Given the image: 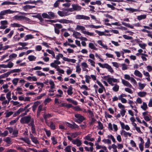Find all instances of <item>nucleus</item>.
<instances>
[{"label": "nucleus", "mask_w": 152, "mask_h": 152, "mask_svg": "<svg viewBox=\"0 0 152 152\" xmlns=\"http://www.w3.org/2000/svg\"><path fill=\"white\" fill-rule=\"evenodd\" d=\"M72 142L73 144L76 145L77 147L80 146L82 144L81 141L77 138L75 140H73Z\"/></svg>", "instance_id": "9"}, {"label": "nucleus", "mask_w": 152, "mask_h": 152, "mask_svg": "<svg viewBox=\"0 0 152 152\" xmlns=\"http://www.w3.org/2000/svg\"><path fill=\"white\" fill-rule=\"evenodd\" d=\"M86 78V81L87 83H89V79H91V77L89 76L86 75L85 76Z\"/></svg>", "instance_id": "60"}, {"label": "nucleus", "mask_w": 152, "mask_h": 152, "mask_svg": "<svg viewBox=\"0 0 152 152\" xmlns=\"http://www.w3.org/2000/svg\"><path fill=\"white\" fill-rule=\"evenodd\" d=\"M73 9L74 11H79L81 9V7L80 6L76 4H73L72 5Z\"/></svg>", "instance_id": "7"}, {"label": "nucleus", "mask_w": 152, "mask_h": 152, "mask_svg": "<svg viewBox=\"0 0 152 152\" xmlns=\"http://www.w3.org/2000/svg\"><path fill=\"white\" fill-rule=\"evenodd\" d=\"M18 134V131L17 129H15L13 130L12 134L13 135L14 137H17Z\"/></svg>", "instance_id": "36"}, {"label": "nucleus", "mask_w": 152, "mask_h": 152, "mask_svg": "<svg viewBox=\"0 0 152 152\" xmlns=\"http://www.w3.org/2000/svg\"><path fill=\"white\" fill-rule=\"evenodd\" d=\"M75 18L77 20L83 19L86 20H88L90 19V17L88 16L80 15H77L75 16Z\"/></svg>", "instance_id": "4"}, {"label": "nucleus", "mask_w": 152, "mask_h": 152, "mask_svg": "<svg viewBox=\"0 0 152 152\" xmlns=\"http://www.w3.org/2000/svg\"><path fill=\"white\" fill-rule=\"evenodd\" d=\"M36 72L38 73L37 75L39 76H46L45 74L43 72H42L41 71H37Z\"/></svg>", "instance_id": "48"}, {"label": "nucleus", "mask_w": 152, "mask_h": 152, "mask_svg": "<svg viewBox=\"0 0 152 152\" xmlns=\"http://www.w3.org/2000/svg\"><path fill=\"white\" fill-rule=\"evenodd\" d=\"M112 64H113V66L117 68H118L120 66L119 65L120 64H118V63L116 62H112Z\"/></svg>", "instance_id": "57"}, {"label": "nucleus", "mask_w": 152, "mask_h": 152, "mask_svg": "<svg viewBox=\"0 0 152 152\" xmlns=\"http://www.w3.org/2000/svg\"><path fill=\"white\" fill-rule=\"evenodd\" d=\"M17 149L18 150H19L22 152H26V150L23 149L21 147H17Z\"/></svg>", "instance_id": "50"}, {"label": "nucleus", "mask_w": 152, "mask_h": 152, "mask_svg": "<svg viewBox=\"0 0 152 152\" xmlns=\"http://www.w3.org/2000/svg\"><path fill=\"white\" fill-rule=\"evenodd\" d=\"M118 107L122 109V110L124 109L125 108V107L124 105L122 104L121 103H119L118 104Z\"/></svg>", "instance_id": "58"}, {"label": "nucleus", "mask_w": 152, "mask_h": 152, "mask_svg": "<svg viewBox=\"0 0 152 152\" xmlns=\"http://www.w3.org/2000/svg\"><path fill=\"white\" fill-rule=\"evenodd\" d=\"M75 116L77 119H74V121L79 124L86 119L85 118L80 114L77 113L75 114Z\"/></svg>", "instance_id": "1"}, {"label": "nucleus", "mask_w": 152, "mask_h": 152, "mask_svg": "<svg viewBox=\"0 0 152 152\" xmlns=\"http://www.w3.org/2000/svg\"><path fill=\"white\" fill-rule=\"evenodd\" d=\"M26 110V109L24 108H20L17 111V113L18 114H20L21 113L24 112Z\"/></svg>", "instance_id": "41"}, {"label": "nucleus", "mask_w": 152, "mask_h": 152, "mask_svg": "<svg viewBox=\"0 0 152 152\" xmlns=\"http://www.w3.org/2000/svg\"><path fill=\"white\" fill-rule=\"evenodd\" d=\"M121 80H122V83L124 85H125V86H126L128 85L129 83L128 81H127L124 80V79H122V78H121Z\"/></svg>", "instance_id": "49"}, {"label": "nucleus", "mask_w": 152, "mask_h": 152, "mask_svg": "<svg viewBox=\"0 0 152 152\" xmlns=\"http://www.w3.org/2000/svg\"><path fill=\"white\" fill-rule=\"evenodd\" d=\"M34 38L32 35L28 34L26 35L25 37V40L26 41L27 40L30 39H32Z\"/></svg>", "instance_id": "31"}, {"label": "nucleus", "mask_w": 152, "mask_h": 152, "mask_svg": "<svg viewBox=\"0 0 152 152\" xmlns=\"http://www.w3.org/2000/svg\"><path fill=\"white\" fill-rule=\"evenodd\" d=\"M35 6H31L29 5H26L23 7V9L25 11H27L28 10L31 9L33 8H35Z\"/></svg>", "instance_id": "10"}, {"label": "nucleus", "mask_w": 152, "mask_h": 152, "mask_svg": "<svg viewBox=\"0 0 152 152\" xmlns=\"http://www.w3.org/2000/svg\"><path fill=\"white\" fill-rule=\"evenodd\" d=\"M98 64L100 66V67L103 68H106V69L107 68V67L109 65L107 63L102 64L100 63H98Z\"/></svg>", "instance_id": "19"}, {"label": "nucleus", "mask_w": 152, "mask_h": 152, "mask_svg": "<svg viewBox=\"0 0 152 152\" xmlns=\"http://www.w3.org/2000/svg\"><path fill=\"white\" fill-rule=\"evenodd\" d=\"M20 140L24 141L27 144L29 145L30 144L31 142L29 140L28 138H23V137H21Z\"/></svg>", "instance_id": "17"}, {"label": "nucleus", "mask_w": 152, "mask_h": 152, "mask_svg": "<svg viewBox=\"0 0 152 152\" xmlns=\"http://www.w3.org/2000/svg\"><path fill=\"white\" fill-rule=\"evenodd\" d=\"M18 81V78H15L13 80H12V83L14 85L16 86L17 84Z\"/></svg>", "instance_id": "43"}, {"label": "nucleus", "mask_w": 152, "mask_h": 152, "mask_svg": "<svg viewBox=\"0 0 152 152\" xmlns=\"http://www.w3.org/2000/svg\"><path fill=\"white\" fill-rule=\"evenodd\" d=\"M44 119L46 121L47 118H50L52 117L51 114L48 113L46 114H44L43 115Z\"/></svg>", "instance_id": "38"}, {"label": "nucleus", "mask_w": 152, "mask_h": 152, "mask_svg": "<svg viewBox=\"0 0 152 152\" xmlns=\"http://www.w3.org/2000/svg\"><path fill=\"white\" fill-rule=\"evenodd\" d=\"M6 65L7 66V68H11L13 67V64L12 62H10L8 64Z\"/></svg>", "instance_id": "64"}, {"label": "nucleus", "mask_w": 152, "mask_h": 152, "mask_svg": "<svg viewBox=\"0 0 152 152\" xmlns=\"http://www.w3.org/2000/svg\"><path fill=\"white\" fill-rule=\"evenodd\" d=\"M151 144L150 140L149 138H148L147 142L145 143V148H149L150 145Z\"/></svg>", "instance_id": "34"}, {"label": "nucleus", "mask_w": 152, "mask_h": 152, "mask_svg": "<svg viewBox=\"0 0 152 152\" xmlns=\"http://www.w3.org/2000/svg\"><path fill=\"white\" fill-rule=\"evenodd\" d=\"M48 13L50 18V19H51L52 18L57 17V16L55 15L54 13L52 12H48Z\"/></svg>", "instance_id": "33"}, {"label": "nucleus", "mask_w": 152, "mask_h": 152, "mask_svg": "<svg viewBox=\"0 0 152 152\" xmlns=\"http://www.w3.org/2000/svg\"><path fill=\"white\" fill-rule=\"evenodd\" d=\"M102 142L105 143H107L109 144H111V141L109 139H104L102 140Z\"/></svg>", "instance_id": "51"}, {"label": "nucleus", "mask_w": 152, "mask_h": 152, "mask_svg": "<svg viewBox=\"0 0 152 152\" xmlns=\"http://www.w3.org/2000/svg\"><path fill=\"white\" fill-rule=\"evenodd\" d=\"M36 57L33 55L29 56L28 57V59L30 61H35Z\"/></svg>", "instance_id": "28"}, {"label": "nucleus", "mask_w": 152, "mask_h": 152, "mask_svg": "<svg viewBox=\"0 0 152 152\" xmlns=\"http://www.w3.org/2000/svg\"><path fill=\"white\" fill-rule=\"evenodd\" d=\"M107 82L109 84L112 86H113L114 84L113 83L112 77H109L107 79Z\"/></svg>", "instance_id": "39"}, {"label": "nucleus", "mask_w": 152, "mask_h": 152, "mask_svg": "<svg viewBox=\"0 0 152 152\" xmlns=\"http://www.w3.org/2000/svg\"><path fill=\"white\" fill-rule=\"evenodd\" d=\"M72 31L73 32L72 35L76 38L80 39V37H78L81 36V34L79 32L75 31L74 30H72Z\"/></svg>", "instance_id": "12"}, {"label": "nucleus", "mask_w": 152, "mask_h": 152, "mask_svg": "<svg viewBox=\"0 0 152 152\" xmlns=\"http://www.w3.org/2000/svg\"><path fill=\"white\" fill-rule=\"evenodd\" d=\"M28 126H31V129L32 133V134L35 133L36 132V129L33 118H32V120H31L30 123L28 124Z\"/></svg>", "instance_id": "5"}, {"label": "nucleus", "mask_w": 152, "mask_h": 152, "mask_svg": "<svg viewBox=\"0 0 152 152\" xmlns=\"http://www.w3.org/2000/svg\"><path fill=\"white\" fill-rule=\"evenodd\" d=\"M40 103L41 102L40 101H37V102L34 103L33 105L32 106L37 108V107L40 104Z\"/></svg>", "instance_id": "47"}, {"label": "nucleus", "mask_w": 152, "mask_h": 152, "mask_svg": "<svg viewBox=\"0 0 152 152\" xmlns=\"http://www.w3.org/2000/svg\"><path fill=\"white\" fill-rule=\"evenodd\" d=\"M57 13L58 14V15L61 17L64 16V12L63 11H58L57 12Z\"/></svg>", "instance_id": "63"}, {"label": "nucleus", "mask_w": 152, "mask_h": 152, "mask_svg": "<svg viewBox=\"0 0 152 152\" xmlns=\"http://www.w3.org/2000/svg\"><path fill=\"white\" fill-rule=\"evenodd\" d=\"M51 139L52 141V143L53 145H55L57 143V140L56 139L54 136L52 137Z\"/></svg>", "instance_id": "44"}, {"label": "nucleus", "mask_w": 152, "mask_h": 152, "mask_svg": "<svg viewBox=\"0 0 152 152\" xmlns=\"http://www.w3.org/2000/svg\"><path fill=\"white\" fill-rule=\"evenodd\" d=\"M121 64L122 66V69L123 70H124L127 69L128 67L125 64Z\"/></svg>", "instance_id": "59"}, {"label": "nucleus", "mask_w": 152, "mask_h": 152, "mask_svg": "<svg viewBox=\"0 0 152 152\" xmlns=\"http://www.w3.org/2000/svg\"><path fill=\"white\" fill-rule=\"evenodd\" d=\"M119 86L117 84H115V86L113 87V90L115 92L118 91L119 89Z\"/></svg>", "instance_id": "29"}, {"label": "nucleus", "mask_w": 152, "mask_h": 152, "mask_svg": "<svg viewBox=\"0 0 152 152\" xmlns=\"http://www.w3.org/2000/svg\"><path fill=\"white\" fill-rule=\"evenodd\" d=\"M97 43L99 45L102 47L104 48H105L106 50L108 49L107 46L106 45H104V44L102 43V40H99L97 41Z\"/></svg>", "instance_id": "15"}, {"label": "nucleus", "mask_w": 152, "mask_h": 152, "mask_svg": "<svg viewBox=\"0 0 152 152\" xmlns=\"http://www.w3.org/2000/svg\"><path fill=\"white\" fill-rule=\"evenodd\" d=\"M107 7L108 8H110L112 10H114L115 9H116L111 4H107Z\"/></svg>", "instance_id": "55"}, {"label": "nucleus", "mask_w": 152, "mask_h": 152, "mask_svg": "<svg viewBox=\"0 0 152 152\" xmlns=\"http://www.w3.org/2000/svg\"><path fill=\"white\" fill-rule=\"evenodd\" d=\"M145 86V84H142L140 83H139V86L140 87V89H142L144 88Z\"/></svg>", "instance_id": "53"}, {"label": "nucleus", "mask_w": 152, "mask_h": 152, "mask_svg": "<svg viewBox=\"0 0 152 152\" xmlns=\"http://www.w3.org/2000/svg\"><path fill=\"white\" fill-rule=\"evenodd\" d=\"M8 133V131L7 130H5L4 132H2L0 131V136L1 137H4L7 136Z\"/></svg>", "instance_id": "21"}, {"label": "nucleus", "mask_w": 152, "mask_h": 152, "mask_svg": "<svg viewBox=\"0 0 152 152\" xmlns=\"http://www.w3.org/2000/svg\"><path fill=\"white\" fill-rule=\"evenodd\" d=\"M97 122L98 124V126H97L98 128V129L100 130L102 129L103 128V126L102 124L100 121H98Z\"/></svg>", "instance_id": "37"}, {"label": "nucleus", "mask_w": 152, "mask_h": 152, "mask_svg": "<svg viewBox=\"0 0 152 152\" xmlns=\"http://www.w3.org/2000/svg\"><path fill=\"white\" fill-rule=\"evenodd\" d=\"M146 15H142L137 16V19L139 20H141L142 19L146 18Z\"/></svg>", "instance_id": "20"}, {"label": "nucleus", "mask_w": 152, "mask_h": 152, "mask_svg": "<svg viewBox=\"0 0 152 152\" xmlns=\"http://www.w3.org/2000/svg\"><path fill=\"white\" fill-rule=\"evenodd\" d=\"M123 37L125 39L127 40H131L133 39L132 37L128 36L126 34H124Z\"/></svg>", "instance_id": "40"}, {"label": "nucleus", "mask_w": 152, "mask_h": 152, "mask_svg": "<svg viewBox=\"0 0 152 152\" xmlns=\"http://www.w3.org/2000/svg\"><path fill=\"white\" fill-rule=\"evenodd\" d=\"M83 33L85 34H86L90 36H93L94 34V33H91L86 31H83Z\"/></svg>", "instance_id": "45"}, {"label": "nucleus", "mask_w": 152, "mask_h": 152, "mask_svg": "<svg viewBox=\"0 0 152 152\" xmlns=\"http://www.w3.org/2000/svg\"><path fill=\"white\" fill-rule=\"evenodd\" d=\"M95 32L97 33L99 36L106 35L104 32L100 31L97 30H95Z\"/></svg>", "instance_id": "42"}, {"label": "nucleus", "mask_w": 152, "mask_h": 152, "mask_svg": "<svg viewBox=\"0 0 152 152\" xmlns=\"http://www.w3.org/2000/svg\"><path fill=\"white\" fill-rule=\"evenodd\" d=\"M42 17L44 18H47L50 19V18L48 14L45 12H44L42 14Z\"/></svg>", "instance_id": "22"}, {"label": "nucleus", "mask_w": 152, "mask_h": 152, "mask_svg": "<svg viewBox=\"0 0 152 152\" xmlns=\"http://www.w3.org/2000/svg\"><path fill=\"white\" fill-rule=\"evenodd\" d=\"M15 18L17 20L19 19L20 20L23 19L24 20H25L27 21H29L30 20V19L29 18L26 17L25 16H23L22 15L18 16L16 15L15 16Z\"/></svg>", "instance_id": "8"}, {"label": "nucleus", "mask_w": 152, "mask_h": 152, "mask_svg": "<svg viewBox=\"0 0 152 152\" xmlns=\"http://www.w3.org/2000/svg\"><path fill=\"white\" fill-rule=\"evenodd\" d=\"M30 137L32 142L35 144H39V142L37 138L34 137L33 134L30 132Z\"/></svg>", "instance_id": "6"}, {"label": "nucleus", "mask_w": 152, "mask_h": 152, "mask_svg": "<svg viewBox=\"0 0 152 152\" xmlns=\"http://www.w3.org/2000/svg\"><path fill=\"white\" fill-rule=\"evenodd\" d=\"M15 12V11L11 10L10 9L4 10L1 12L0 16L2 17L3 19L4 18L3 16L8 14H12Z\"/></svg>", "instance_id": "3"}, {"label": "nucleus", "mask_w": 152, "mask_h": 152, "mask_svg": "<svg viewBox=\"0 0 152 152\" xmlns=\"http://www.w3.org/2000/svg\"><path fill=\"white\" fill-rule=\"evenodd\" d=\"M49 84L51 85L50 87V89H52L55 88V84L53 81L52 80H50L49 82Z\"/></svg>", "instance_id": "35"}, {"label": "nucleus", "mask_w": 152, "mask_h": 152, "mask_svg": "<svg viewBox=\"0 0 152 152\" xmlns=\"http://www.w3.org/2000/svg\"><path fill=\"white\" fill-rule=\"evenodd\" d=\"M45 22H50L51 23H48L49 24L52 25L53 26H54V24L52 23H56L57 22L56 20H45Z\"/></svg>", "instance_id": "32"}, {"label": "nucleus", "mask_w": 152, "mask_h": 152, "mask_svg": "<svg viewBox=\"0 0 152 152\" xmlns=\"http://www.w3.org/2000/svg\"><path fill=\"white\" fill-rule=\"evenodd\" d=\"M32 120L30 115H28L22 118L20 120V122L22 124H28Z\"/></svg>", "instance_id": "2"}, {"label": "nucleus", "mask_w": 152, "mask_h": 152, "mask_svg": "<svg viewBox=\"0 0 152 152\" xmlns=\"http://www.w3.org/2000/svg\"><path fill=\"white\" fill-rule=\"evenodd\" d=\"M89 47L91 49L95 50H97V48L94 45V44L92 43H90L89 44Z\"/></svg>", "instance_id": "25"}, {"label": "nucleus", "mask_w": 152, "mask_h": 152, "mask_svg": "<svg viewBox=\"0 0 152 152\" xmlns=\"http://www.w3.org/2000/svg\"><path fill=\"white\" fill-rule=\"evenodd\" d=\"M42 105L41 104L40 105L38 108L37 111V116H38L40 115V112L42 110Z\"/></svg>", "instance_id": "14"}, {"label": "nucleus", "mask_w": 152, "mask_h": 152, "mask_svg": "<svg viewBox=\"0 0 152 152\" xmlns=\"http://www.w3.org/2000/svg\"><path fill=\"white\" fill-rule=\"evenodd\" d=\"M122 23L123 25H124L126 27L130 28L132 29L134 28V26L132 25H130L129 23H127L125 22H122Z\"/></svg>", "instance_id": "24"}, {"label": "nucleus", "mask_w": 152, "mask_h": 152, "mask_svg": "<svg viewBox=\"0 0 152 152\" xmlns=\"http://www.w3.org/2000/svg\"><path fill=\"white\" fill-rule=\"evenodd\" d=\"M79 86L81 89H85L86 90H88L89 89L88 87L85 85H83L81 86L79 85Z\"/></svg>", "instance_id": "52"}, {"label": "nucleus", "mask_w": 152, "mask_h": 152, "mask_svg": "<svg viewBox=\"0 0 152 152\" xmlns=\"http://www.w3.org/2000/svg\"><path fill=\"white\" fill-rule=\"evenodd\" d=\"M107 69H108V71L110 72L111 73H112L114 72L113 70L110 65H108Z\"/></svg>", "instance_id": "54"}, {"label": "nucleus", "mask_w": 152, "mask_h": 152, "mask_svg": "<svg viewBox=\"0 0 152 152\" xmlns=\"http://www.w3.org/2000/svg\"><path fill=\"white\" fill-rule=\"evenodd\" d=\"M79 134L78 133L75 132V133H72L71 134V135L72 137L75 138Z\"/></svg>", "instance_id": "56"}, {"label": "nucleus", "mask_w": 152, "mask_h": 152, "mask_svg": "<svg viewBox=\"0 0 152 152\" xmlns=\"http://www.w3.org/2000/svg\"><path fill=\"white\" fill-rule=\"evenodd\" d=\"M125 10H126L127 11H130L131 12H137L138 11V10L137 9H134V8H125Z\"/></svg>", "instance_id": "26"}, {"label": "nucleus", "mask_w": 152, "mask_h": 152, "mask_svg": "<svg viewBox=\"0 0 152 152\" xmlns=\"http://www.w3.org/2000/svg\"><path fill=\"white\" fill-rule=\"evenodd\" d=\"M71 146L68 145L65 148L64 150L66 152H71Z\"/></svg>", "instance_id": "46"}, {"label": "nucleus", "mask_w": 152, "mask_h": 152, "mask_svg": "<svg viewBox=\"0 0 152 152\" xmlns=\"http://www.w3.org/2000/svg\"><path fill=\"white\" fill-rule=\"evenodd\" d=\"M88 61L91 63V66L94 67H95V62L94 61L90 59L88 60Z\"/></svg>", "instance_id": "62"}, {"label": "nucleus", "mask_w": 152, "mask_h": 152, "mask_svg": "<svg viewBox=\"0 0 152 152\" xmlns=\"http://www.w3.org/2000/svg\"><path fill=\"white\" fill-rule=\"evenodd\" d=\"M147 93L144 91H140L137 93L138 96L141 97H145Z\"/></svg>", "instance_id": "18"}, {"label": "nucleus", "mask_w": 152, "mask_h": 152, "mask_svg": "<svg viewBox=\"0 0 152 152\" xmlns=\"http://www.w3.org/2000/svg\"><path fill=\"white\" fill-rule=\"evenodd\" d=\"M42 2V1L40 0H37V1H32L31 0H29L27 1H26L24 2V4H36V2Z\"/></svg>", "instance_id": "13"}, {"label": "nucleus", "mask_w": 152, "mask_h": 152, "mask_svg": "<svg viewBox=\"0 0 152 152\" xmlns=\"http://www.w3.org/2000/svg\"><path fill=\"white\" fill-rule=\"evenodd\" d=\"M3 140L6 142L8 145H10L12 143L11 141L10 138L9 137H6Z\"/></svg>", "instance_id": "23"}, {"label": "nucleus", "mask_w": 152, "mask_h": 152, "mask_svg": "<svg viewBox=\"0 0 152 152\" xmlns=\"http://www.w3.org/2000/svg\"><path fill=\"white\" fill-rule=\"evenodd\" d=\"M134 74L136 76H137L140 77H142V74L138 70H135L134 72Z\"/></svg>", "instance_id": "16"}, {"label": "nucleus", "mask_w": 152, "mask_h": 152, "mask_svg": "<svg viewBox=\"0 0 152 152\" xmlns=\"http://www.w3.org/2000/svg\"><path fill=\"white\" fill-rule=\"evenodd\" d=\"M125 90L126 91L130 93V94H132L133 93V92L132 90L129 88H125Z\"/></svg>", "instance_id": "61"}, {"label": "nucleus", "mask_w": 152, "mask_h": 152, "mask_svg": "<svg viewBox=\"0 0 152 152\" xmlns=\"http://www.w3.org/2000/svg\"><path fill=\"white\" fill-rule=\"evenodd\" d=\"M57 22H58L63 23H71L72 21L69 20H67L65 19L59 20H56Z\"/></svg>", "instance_id": "11"}, {"label": "nucleus", "mask_w": 152, "mask_h": 152, "mask_svg": "<svg viewBox=\"0 0 152 152\" xmlns=\"http://www.w3.org/2000/svg\"><path fill=\"white\" fill-rule=\"evenodd\" d=\"M48 126H49L50 127V129L52 130H54L56 129L55 125L53 123L52 121H51L50 122L49 125L48 124Z\"/></svg>", "instance_id": "27"}, {"label": "nucleus", "mask_w": 152, "mask_h": 152, "mask_svg": "<svg viewBox=\"0 0 152 152\" xmlns=\"http://www.w3.org/2000/svg\"><path fill=\"white\" fill-rule=\"evenodd\" d=\"M141 108L144 110H145L148 108L147 105L145 102H143L142 105L141 106Z\"/></svg>", "instance_id": "30"}]
</instances>
